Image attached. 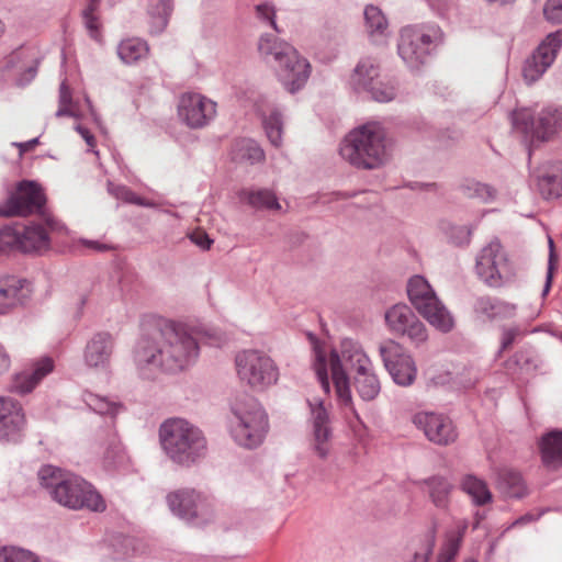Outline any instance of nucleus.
<instances>
[{"instance_id": "obj_1", "label": "nucleus", "mask_w": 562, "mask_h": 562, "mask_svg": "<svg viewBox=\"0 0 562 562\" xmlns=\"http://www.w3.org/2000/svg\"><path fill=\"white\" fill-rule=\"evenodd\" d=\"M199 351L196 339L184 325L159 319L137 341L134 362L139 375L150 380L159 371L184 370L195 362Z\"/></svg>"}, {"instance_id": "obj_2", "label": "nucleus", "mask_w": 562, "mask_h": 562, "mask_svg": "<svg viewBox=\"0 0 562 562\" xmlns=\"http://www.w3.org/2000/svg\"><path fill=\"white\" fill-rule=\"evenodd\" d=\"M41 485L59 505L69 509H88L95 513L106 508L103 497L82 477L54 465L38 471Z\"/></svg>"}, {"instance_id": "obj_3", "label": "nucleus", "mask_w": 562, "mask_h": 562, "mask_svg": "<svg viewBox=\"0 0 562 562\" xmlns=\"http://www.w3.org/2000/svg\"><path fill=\"white\" fill-rule=\"evenodd\" d=\"M165 453L177 464L189 467L206 456L207 441L202 430L187 419L173 417L159 427Z\"/></svg>"}, {"instance_id": "obj_4", "label": "nucleus", "mask_w": 562, "mask_h": 562, "mask_svg": "<svg viewBox=\"0 0 562 562\" xmlns=\"http://www.w3.org/2000/svg\"><path fill=\"white\" fill-rule=\"evenodd\" d=\"M339 153L356 168H380L389 160L383 127L378 123H367L355 128L342 140Z\"/></svg>"}, {"instance_id": "obj_5", "label": "nucleus", "mask_w": 562, "mask_h": 562, "mask_svg": "<svg viewBox=\"0 0 562 562\" xmlns=\"http://www.w3.org/2000/svg\"><path fill=\"white\" fill-rule=\"evenodd\" d=\"M258 50L267 63L276 64L279 79L286 91L295 93L305 86L311 75V65L293 46L265 34L259 38Z\"/></svg>"}, {"instance_id": "obj_6", "label": "nucleus", "mask_w": 562, "mask_h": 562, "mask_svg": "<svg viewBox=\"0 0 562 562\" xmlns=\"http://www.w3.org/2000/svg\"><path fill=\"white\" fill-rule=\"evenodd\" d=\"M43 189L34 181L23 180L0 203V216H29L37 214L52 232L64 231V225L46 209Z\"/></svg>"}, {"instance_id": "obj_7", "label": "nucleus", "mask_w": 562, "mask_h": 562, "mask_svg": "<svg viewBox=\"0 0 562 562\" xmlns=\"http://www.w3.org/2000/svg\"><path fill=\"white\" fill-rule=\"evenodd\" d=\"M329 364L338 401L340 404L350 407L353 415L359 418L352 407L350 383L346 370L353 371L356 374L372 366L371 360L357 341L344 339L340 344V351H331Z\"/></svg>"}, {"instance_id": "obj_8", "label": "nucleus", "mask_w": 562, "mask_h": 562, "mask_svg": "<svg viewBox=\"0 0 562 562\" xmlns=\"http://www.w3.org/2000/svg\"><path fill=\"white\" fill-rule=\"evenodd\" d=\"M232 436L243 447H258L268 431V416L252 397L236 401L232 406Z\"/></svg>"}, {"instance_id": "obj_9", "label": "nucleus", "mask_w": 562, "mask_h": 562, "mask_svg": "<svg viewBox=\"0 0 562 562\" xmlns=\"http://www.w3.org/2000/svg\"><path fill=\"white\" fill-rule=\"evenodd\" d=\"M407 294L413 306L432 327L445 334L453 329L452 315L424 277L414 276L408 280Z\"/></svg>"}, {"instance_id": "obj_10", "label": "nucleus", "mask_w": 562, "mask_h": 562, "mask_svg": "<svg viewBox=\"0 0 562 562\" xmlns=\"http://www.w3.org/2000/svg\"><path fill=\"white\" fill-rule=\"evenodd\" d=\"M441 37V30L437 25L406 26L401 31L398 55L408 68L418 70Z\"/></svg>"}, {"instance_id": "obj_11", "label": "nucleus", "mask_w": 562, "mask_h": 562, "mask_svg": "<svg viewBox=\"0 0 562 562\" xmlns=\"http://www.w3.org/2000/svg\"><path fill=\"white\" fill-rule=\"evenodd\" d=\"M475 272L490 288H501L516 276L515 266L497 238L492 239L476 255Z\"/></svg>"}, {"instance_id": "obj_12", "label": "nucleus", "mask_w": 562, "mask_h": 562, "mask_svg": "<svg viewBox=\"0 0 562 562\" xmlns=\"http://www.w3.org/2000/svg\"><path fill=\"white\" fill-rule=\"evenodd\" d=\"M235 364L240 381L257 391L266 390L279 379L274 360L261 350L248 349L237 353Z\"/></svg>"}, {"instance_id": "obj_13", "label": "nucleus", "mask_w": 562, "mask_h": 562, "mask_svg": "<svg viewBox=\"0 0 562 562\" xmlns=\"http://www.w3.org/2000/svg\"><path fill=\"white\" fill-rule=\"evenodd\" d=\"M512 123L525 136L550 140L562 131V106L547 105L537 116L528 109H520L512 113Z\"/></svg>"}, {"instance_id": "obj_14", "label": "nucleus", "mask_w": 562, "mask_h": 562, "mask_svg": "<svg viewBox=\"0 0 562 562\" xmlns=\"http://www.w3.org/2000/svg\"><path fill=\"white\" fill-rule=\"evenodd\" d=\"M562 48V30L549 33L522 65V77L527 83L538 81L553 65Z\"/></svg>"}, {"instance_id": "obj_15", "label": "nucleus", "mask_w": 562, "mask_h": 562, "mask_svg": "<svg viewBox=\"0 0 562 562\" xmlns=\"http://www.w3.org/2000/svg\"><path fill=\"white\" fill-rule=\"evenodd\" d=\"M215 115L216 103L201 93L186 92L179 98L178 116L190 128L205 127Z\"/></svg>"}, {"instance_id": "obj_16", "label": "nucleus", "mask_w": 562, "mask_h": 562, "mask_svg": "<svg viewBox=\"0 0 562 562\" xmlns=\"http://www.w3.org/2000/svg\"><path fill=\"white\" fill-rule=\"evenodd\" d=\"M379 352L393 381L402 386L413 384L416 379L417 368L409 355L402 351L398 344L393 340L380 345Z\"/></svg>"}, {"instance_id": "obj_17", "label": "nucleus", "mask_w": 562, "mask_h": 562, "mask_svg": "<svg viewBox=\"0 0 562 562\" xmlns=\"http://www.w3.org/2000/svg\"><path fill=\"white\" fill-rule=\"evenodd\" d=\"M414 424L422 429L426 438L435 445L448 446L458 438L453 422L443 414L420 412L414 416Z\"/></svg>"}, {"instance_id": "obj_18", "label": "nucleus", "mask_w": 562, "mask_h": 562, "mask_svg": "<svg viewBox=\"0 0 562 562\" xmlns=\"http://www.w3.org/2000/svg\"><path fill=\"white\" fill-rule=\"evenodd\" d=\"M24 424L21 404L12 397L0 396V440H15Z\"/></svg>"}, {"instance_id": "obj_19", "label": "nucleus", "mask_w": 562, "mask_h": 562, "mask_svg": "<svg viewBox=\"0 0 562 562\" xmlns=\"http://www.w3.org/2000/svg\"><path fill=\"white\" fill-rule=\"evenodd\" d=\"M308 405L311 407L313 425L314 451L319 458L325 459L329 453L328 441L331 437L329 414L322 401L316 403L308 402Z\"/></svg>"}, {"instance_id": "obj_20", "label": "nucleus", "mask_w": 562, "mask_h": 562, "mask_svg": "<svg viewBox=\"0 0 562 562\" xmlns=\"http://www.w3.org/2000/svg\"><path fill=\"white\" fill-rule=\"evenodd\" d=\"M32 292L30 282L15 276L0 278V314H5L10 308L24 304Z\"/></svg>"}, {"instance_id": "obj_21", "label": "nucleus", "mask_w": 562, "mask_h": 562, "mask_svg": "<svg viewBox=\"0 0 562 562\" xmlns=\"http://www.w3.org/2000/svg\"><path fill=\"white\" fill-rule=\"evenodd\" d=\"M114 350V339L111 334L101 331L92 336L87 342L83 359L90 368L104 369L111 359Z\"/></svg>"}, {"instance_id": "obj_22", "label": "nucleus", "mask_w": 562, "mask_h": 562, "mask_svg": "<svg viewBox=\"0 0 562 562\" xmlns=\"http://www.w3.org/2000/svg\"><path fill=\"white\" fill-rule=\"evenodd\" d=\"M53 369V360L50 358H43L36 361L30 369L16 373L12 380L11 390L19 394L30 393Z\"/></svg>"}, {"instance_id": "obj_23", "label": "nucleus", "mask_w": 562, "mask_h": 562, "mask_svg": "<svg viewBox=\"0 0 562 562\" xmlns=\"http://www.w3.org/2000/svg\"><path fill=\"white\" fill-rule=\"evenodd\" d=\"M167 501L171 512L186 520L195 518L202 505L200 494L193 490L171 493L168 495Z\"/></svg>"}, {"instance_id": "obj_24", "label": "nucleus", "mask_w": 562, "mask_h": 562, "mask_svg": "<svg viewBox=\"0 0 562 562\" xmlns=\"http://www.w3.org/2000/svg\"><path fill=\"white\" fill-rule=\"evenodd\" d=\"M541 461L551 470L562 467V430L553 429L541 436L538 442Z\"/></svg>"}, {"instance_id": "obj_25", "label": "nucleus", "mask_w": 562, "mask_h": 562, "mask_svg": "<svg viewBox=\"0 0 562 562\" xmlns=\"http://www.w3.org/2000/svg\"><path fill=\"white\" fill-rule=\"evenodd\" d=\"M231 158L237 164L256 165L263 162L266 155L256 140L251 138H238L232 144Z\"/></svg>"}, {"instance_id": "obj_26", "label": "nucleus", "mask_w": 562, "mask_h": 562, "mask_svg": "<svg viewBox=\"0 0 562 562\" xmlns=\"http://www.w3.org/2000/svg\"><path fill=\"white\" fill-rule=\"evenodd\" d=\"M380 79L379 65L373 58H362L356 66L350 83L357 92H366Z\"/></svg>"}, {"instance_id": "obj_27", "label": "nucleus", "mask_w": 562, "mask_h": 562, "mask_svg": "<svg viewBox=\"0 0 562 562\" xmlns=\"http://www.w3.org/2000/svg\"><path fill=\"white\" fill-rule=\"evenodd\" d=\"M48 231L52 232L47 226L45 228L41 224H31L24 227L22 234L16 238L21 250L32 252L48 249Z\"/></svg>"}, {"instance_id": "obj_28", "label": "nucleus", "mask_w": 562, "mask_h": 562, "mask_svg": "<svg viewBox=\"0 0 562 562\" xmlns=\"http://www.w3.org/2000/svg\"><path fill=\"white\" fill-rule=\"evenodd\" d=\"M474 311L488 319L508 318L516 313V305L496 297L481 296L475 300Z\"/></svg>"}, {"instance_id": "obj_29", "label": "nucleus", "mask_w": 562, "mask_h": 562, "mask_svg": "<svg viewBox=\"0 0 562 562\" xmlns=\"http://www.w3.org/2000/svg\"><path fill=\"white\" fill-rule=\"evenodd\" d=\"M427 486L428 496L435 507L447 510L450 505V495L453 490L452 483L445 476L435 475L423 481Z\"/></svg>"}, {"instance_id": "obj_30", "label": "nucleus", "mask_w": 562, "mask_h": 562, "mask_svg": "<svg viewBox=\"0 0 562 562\" xmlns=\"http://www.w3.org/2000/svg\"><path fill=\"white\" fill-rule=\"evenodd\" d=\"M497 488L509 498H520L526 494V485L519 472L510 468H502L497 472Z\"/></svg>"}, {"instance_id": "obj_31", "label": "nucleus", "mask_w": 562, "mask_h": 562, "mask_svg": "<svg viewBox=\"0 0 562 562\" xmlns=\"http://www.w3.org/2000/svg\"><path fill=\"white\" fill-rule=\"evenodd\" d=\"M353 384L357 393L363 401L374 400L381 391V384L374 373L373 366L357 372L353 376Z\"/></svg>"}, {"instance_id": "obj_32", "label": "nucleus", "mask_w": 562, "mask_h": 562, "mask_svg": "<svg viewBox=\"0 0 562 562\" xmlns=\"http://www.w3.org/2000/svg\"><path fill=\"white\" fill-rule=\"evenodd\" d=\"M417 316L406 304H396L385 313V322L391 331L403 335Z\"/></svg>"}, {"instance_id": "obj_33", "label": "nucleus", "mask_w": 562, "mask_h": 562, "mask_svg": "<svg viewBox=\"0 0 562 562\" xmlns=\"http://www.w3.org/2000/svg\"><path fill=\"white\" fill-rule=\"evenodd\" d=\"M540 193L546 199H555L562 195V162L538 176Z\"/></svg>"}, {"instance_id": "obj_34", "label": "nucleus", "mask_w": 562, "mask_h": 562, "mask_svg": "<svg viewBox=\"0 0 562 562\" xmlns=\"http://www.w3.org/2000/svg\"><path fill=\"white\" fill-rule=\"evenodd\" d=\"M461 488L472 498L473 504L476 506H484L493 499L486 482L475 475H465L461 481Z\"/></svg>"}, {"instance_id": "obj_35", "label": "nucleus", "mask_w": 562, "mask_h": 562, "mask_svg": "<svg viewBox=\"0 0 562 562\" xmlns=\"http://www.w3.org/2000/svg\"><path fill=\"white\" fill-rule=\"evenodd\" d=\"M149 52L147 42L137 38L123 40L117 46V55L120 59L126 64L132 65L145 58Z\"/></svg>"}, {"instance_id": "obj_36", "label": "nucleus", "mask_w": 562, "mask_h": 562, "mask_svg": "<svg viewBox=\"0 0 562 562\" xmlns=\"http://www.w3.org/2000/svg\"><path fill=\"white\" fill-rule=\"evenodd\" d=\"M172 10V0H151L148 9L151 18V33H160L167 26Z\"/></svg>"}, {"instance_id": "obj_37", "label": "nucleus", "mask_w": 562, "mask_h": 562, "mask_svg": "<svg viewBox=\"0 0 562 562\" xmlns=\"http://www.w3.org/2000/svg\"><path fill=\"white\" fill-rule=\"evenodd\" d=\"M241 198L256 209H268L279 211L281 205L278 202L276 194L267 189L257 191H243Z\"/></svg>"}, {"instance_id": "obj_38", "label": "nucleus", "mask_w": 562, "mask_h": 562, "mask_svg": "<svg viewBox=\"0 0 562 562\" xmlns=\"http://www.w3.org/2000/svg\"><path fill=\"white\" fill-rule=\"evenodd\" d=\"M85 402L94 413L102 416H110L111 418H114L123 408L121 403L110 401L108 397L93 393L87 394Z\"/></svg>"}, {"instance_id": "obj_39", "label": "nucleus", "mask_w": 562, "mask_h": 562, "mask_svg": "<svg viewBox=\"0 0 562 562\" xmlns=\"http://www.w3.org/2000/svg\"><path fill=\"white\" fill-rule=\"evenodd\" d=\"M310 338L313 342L314 351L313 368L315 370L316 376L321 383L322 389L324 390L325 393H329L330 384L327 372L326 351L322 349L319 344L315 341L312 335H310Z\"/></svg>"}, {"instance_id": "obj_40", "label": "nucleus", "mask_w": 562, "mask_h": 562, "mask_svg": "<svg viewBox=\"0 0 562 562\" xmlns=\"http://www.w3.org/2000/svg\"><path fill=\"white\" fill-rule=\"evenodd\" d=\"M266 135L274 147H280L282 144L283 122L280 112L273 110L262 121Z\"/></svg>"}, {"instance_id": "obj_41", "label": "nucleus", "mask_w": 562, "mask_h": 562, "mask_svg": "<svg viewBox=\"0 0 562 562\" xmlns=\"http://www.w3.org/2000/svg\"><path fill=\"white\" fill-rule=\"evenodd\" d=\"M366 92L376 102H390L397 94V86L392 80H382L381 78Z\"/></svg>"}, {"instance_id": "obj_42", "label": "nucleus", "mask_w": 562, "mask_h": 562, "mask_svg": "<svg viewBox=\"0 0 562 562\" xmlns=\"http://www.w3.org/2000/svg\"><path fill=\"white\" fill-rule=\"evenodd\" d=\"M461 190L468 198H479L483 201H488L495 196V190L488 184L481 183L475 180H465Z\"/></svg>"}, {"instance_id": "obj_43", "label": "nucleus", "mask_w": 562, "mask_h": 562, "mask_svg": "<svg viewBox=\"0 0 562 562\" xmlns=\"http://www.w3.org/2000/svg\"><path fill=\"white\" fill-rule=\"evenodd\" d=\"M125 458L124 450L116 436H111L103 454V463L108 469H114L123 462Z\"/></svg>"}, {"instance_id": "obj_44", "label": "nucleus", "mask_w": 562, "mask_h": 562, "mask_svg": "<svg viewBox=\"0 0 562 562\" xmlns=\"http://www.w3.org/2000/svg\"><path fill=\"white\" fill-rule=\"evenodd\" d=\"M364 19L371 34L375 32L382 34L387 26L386 19L378 7L368 5L364 10Z\"/></svg>"}, {"instance_id": "obj_45", "label": "nucleus", "mask_w": 562, "mask_h": 562, "mask_svg": "<svg viewBox=\"0 0 562 562\" xmlns=\"http://www.w3.org/2000/svg\"><path fill=\"white\" fill-rule=\"evenodd\" d=\"M437 522L434 521L426 535L425 542L414 554L412 562H428L436 543Z\"/></svg>"}, {"instance_id": "obj_46", "label": "nucleus", "mask_w": 562, "mask_h": 562, "mask_svg": "<svg viewBox=\"0 0 562 562\" xmlns=\"http://www.w3.org/2000/svg\"><path fill=\"white\" fill-rule=\"evenodd\" d=\"M0 562H38L37 558L27 550L20 548H3L0 551Z\"/></svg>"}, {"instance_id": "obj_47", "label": "nucleus", "mask_w": 562, "mask_h": 562, "mask_svg": "<svg viewBox=\"0 0 562 562\" xmlns=\"http://www.w3.org/2000/svg\"><path fill=\"white\" fill-rule=\"evenodd\" d=\"M403 335L407 336L409 341L415 347H420L428 339L427 328L423 322H420L417 317L415 321L408 326V328L403 333Z\"/></svg>"}, {"instance_id": "obj_48", "label": "nucleus", "mask_w": 562, "mask_h": 562, "mask_svg": "<svg viewBox=\"0 0 562 562\" xmlns=\"http://www.w3.org/2000/svg\"><path fill=\"white\" fill-rule=\"evenodd\" d=\"M116 199L122 200L126 203L140 205L145 207H151L154 203L140 198L135 192H133L131 189L124 186H119L113 191Z\"/></svg>"}, {"instance_id": "obj_49", "label": "nucleus", "mask_w": 562, "mask_h": 562, "mask_svg": "<svg viewBox=\"0 0 562 562\" xmlns=\"http://www.w3.org/2000/svg\"><path fill=\"white\" fill-rule=\"evenodd\" d=\"M448 237L457 246L468 245L471 239V231L467 226H451Z\"/></svg>"}, {"instance_id": "obj_50", "label": "nucleus", "mask_w": 562, "mask_h": 562, "mask_svg": "<svg viewBox=\"0 0 562 562\" xmlns=\"http://www.w3.org/2000/svg\"><path fill=\"white\" fill-rule=\"evenodd\" d=\"M257 18L269 22L276 32H280L276 22V9L271 3H260L256 5Z\"/></svg>"}, {"instance_id": "obj_51", "label": "nucleus", "mask_w": 562, "mask_h": 562, "mask_svg": "<svg viewBox=\"0 0 562 562\" xmlns=\"http://www.w3.org/2000/svg\"><path fill=\"white\" fill-rule=\"evenodd\" d=\"M543 14L548 21L562 23V0H548L543 7Z\"/></svg>"}, {"instance_id": "obj_52", "label": "nucleus", "mask_w": 562, "mask_h": 562, "mask_svg": "<svg viewBox=\"0 0 562 562\" xmlns=\"http://www.w3.org/2000/svg\"><path fill=\"white\" fill-rule=\"evenodd\" d=\"M549 249H550V252H549L547 279H546V284H544V288L542 291L543 296L547 295L548 292L550 291V288L552 284L553 271H554L555 261H557V257L554 254V243H553L552 238H550V237H549Z\"/></svg>"}, {"instance_id": "obj_53", "label": "nucleus", "mask_w": 562, "mask_h": 562, "mask_svg": "<svg viewBox=\"0 0 562 562\" xmlns=\"http://www.w3.org/2000/svg\"><path fill=\"white\" fill-rule=\"evenodd\" d=\"M520 335V330L518 327L505 328L502 334L501 349L499 353L508 349L515 341V339Z\"/></svg>"}, {"instance_id": "obj_54", "label": "nucleus", "mask_w": 562, "mask_h": 562, "mask_svg": "<svg viewBox=\"0 0 562 562\" xmlns=\"http://www.w3.org/2000/svg\"><path fill=\"white\" fill-rule=\"evenodd\" d=\"M428 3L440 15H445L456 7V0H428Z\"/></svg>"}, {"instance_id": "obj_55", "label": "nucleus", "mask_w": 562, "mask_h": 562, "mask_svg": "<svg viewBox=\"0 0 562 562\" xmlns=\"http://www.w3.org/2000/svg\"><path fill=\"white\" fill-rule=\"evenodd\" d=\"M85 25L89 31V34L92 38L98 40L99 32V20L97 15H82Z\"/></svg>"}, {"instance_id": "obj_56", "label": "nucleus", "mask_w": 562, "mask_h": 562, "mask_svg": "<svg viewBox=\"0 0 562 562\" xmlns=\"http://www.w3.org/2000/svg\"><path fill=\"white\" fill-rule=\"evenodd\" d=\"M458 551V541L453 540L442 550L438 557V562H451Z\"/></svg>"}, {"instance_id": "obj_57", "label": "nucleus", "mask_w": 562, "mask_h": 562, "mask_svg": "<svg viewBox=\"0 0 562 562\" xmlns=\"http://www.w3.org/2000/svg\"><path fill=\"white\" fill-rule=\"evenodd\" d=\"M37 74V63L35 61L33 65L26 68L24 72L20 75L16 80V83L21 87L29 85Z\"/></svg>"}, {"instance_id": "obj_58", "label": "nucleus", "mask_w": 562, "mask_h": 562, "mask_svg": "<svg viewBox=\"0 0 562 562\" xmlns=\"http://www.w3.org/2000/svg\"><path fill=\"white\" fill-rule=\"evenodd\" d=\"M37 74V63L35 61L33 65L26 68L24 72L20 75L16 80V83L21 87L29 85Z\"/></svg>"}, {"instance_id": "obj_59", "label": "nucleus", "mask_w": 562, "mask_h": 562, "mask_svg": "<svg viewBox=\"0 0 562 562\" xmlns=\"http://www.w3.org/2000/svg\"><path fill=\"white\" fill-rule=\"evenodd\" d=\"M191 240L201 247L202 249H210L211 245L213 244V240L210 239V237L203 233V232H196L191 235Z\"/></svg>"}, {"instance_id": "obj_60", "label": "nucleus", "mask_w": 562, "mask_h": 562, "mask_svg": "<svg viewBox=\"0 0 562 562\" xmlns=\"http://www.w3.org/2000/svg\"><path fill=\"white\" fill-rule=\"evenodd\" d=\"M11 366V359L7 350L0 345V375L9 371Z\"/></svg>"}, {"instance_id": "obj_61", "label": "nucleus", "mask_w": 562, "mask_h": 562, "mask_svg": "<svg viewBox=\"0 0 562 562\" xmlns=\"http://www.w3.org/2000/svg\"><path fill=\"white\" fill-rule=\"evenodd\" d=\"M72 97L71 91L66 83V81H63L59 87V103L61 104H71Z\"/></svg>"}, {"instance_id": "obj_62", "label": "nucleus", "mask_w": 562, "mask_h": 562, "mask_svg": "<svg viewBox=\"0 0 562 562\" xmlns=\"http://www.w3.org/2000/svg\"><path fill=\"white\" fill-rule=\"evenodd\" d=\"M76 130L86 140L88 146L93 147L95 145L94 136L89 132L88 128L83 127L82 125H77Z\"/></svg>"}, {"instance_id": "obj_63", "label": "nucleus", "mask_w": 562, "mask_h": 562, "mask_svg": "<svg viewBox=\"0 0 562 562\" xmlns=\"http://www.w3.org/2000/svg\"><path fill=\"white\" fill-rule=\"evenodd\" d=\"M100 0H86V7L82 10V15H95V11L99 9Z\"/></svg>"}, {"instance_id": "obj_64", "label": "nucleus", "mask_w": 562, "mask_h": 562, "mask_svg": "<svg viewBox=\"0 0 562 562\" xmlns=\"http://www.w3.org/2000/svg\"><path fill=\"white\" fill-rule=\"evenodd\" d=\"M88 248H91L93 250H97V251H106L108 249H110V247L105 244H101L99 241H95V240H83L82 241Z\"/></svg>"}]
</instances>
